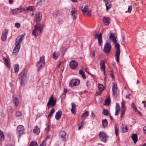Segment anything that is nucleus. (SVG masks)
I'll use <instances>...</instances> for the list:
<instances>
[{"instance_id":"obj_1","label":"nucleus","mask_w":146,"mask_h":146,"mask_svg":"<svg viewBox=\"0 0 146 146\" xmlns=\"http://www.w3.org/2000/svg\"><path fill=\"white\" fill-rule=\"evenodd\" d=\"M25 35V34H23L20 36H18L17 38L15 43V47L13 50V53H16L19 50L20 47L21 42L24 38Z\"/></svg>"},{"instance_id":"obj_2","label":"nucleus","mask_w":146,"mask_h":146,"mask_svg":"<svg viewBox=\"0 0 146 146\" xmlns=\"http://www.w3.org/2000/svg\"><path fill=\"white\" fill-rule=\"evenodd\" d=\"M42 32V29L40 25L36 23L35 26V29L32 32V34L35 36H37L40 34Z\"/></svg>"},{"instance_id":"obj_3","label":"nucleus","mask_w":146,"mask_h":146,"mask_svg":"<svg viewBox=\"0 0 146 146\" xmlns=\"http://www.w3.org/2000/svg\"><path fill=\"white\" fill-rule=\"evenodd\" d=\"M114 43L115 44V60L117 62H119L120 52V45L119 44L117 43V42Z\"/></svg>"},{"instance_id":"obj_4","label":"nucleus","mask_w":146,"mask_h":146,"mask_svg":"<svg viewBox=\"0 0 146 146\" xmlns=\"http://www.w3.org/2000/svg\"><path fill=\"white\" fill-rule=\"evenodd\" d=\"M20 76L19 79L20 80V83L21 85H22L24 84L27 81L26 74L25 72H21L19 74Z\"/></svg>"},{"instance_id":"obj_5","label":"nucleus","mask_w":146,"mask_h":146,"mask_svg":"<svg viewBox=\"0 0 146 146\" xmlns=\"http://www.w3.org/2000/svg\"><path fill=\"white\" fill-rule=\"evenodd\" d=\"M44 60L45 57L44 56L40 57L39 61L37 64L38 70L42 69L45 66V62Z\"/></svg>"},{"instance_id":"obj_6","label":"nucleus","mask_w":146,"mask_h":146,"mask_svg":"<svg viewBox=\"0 0 146 146\" xmlns=\"http://www.w3.org/2000/svg\"><path fill=\"white\" fill-rule=\"evenodd\" d=\"M99 136L101 141L104 143H106L107 141V138L109 137L107 133L104 131L100 132L99 134Z\"/></svg>"},{"instance_id":"obj_7","label":"nucleus","mask_w":146,"mask_h":146,"mask_svg":"<svg viewBox=\"0 0 146 146\" xmlns=\"http://www.w3.org/2000/svg\"><path fill=\"white\" fill-rule=\"evenodd\" d=\"M80 80L77 79L72 80L69 83V86L71 87L77 86L80 84Z\"/></svg>"},{"instance_id":"obj_8","label":"nucleus","mask_w":146,"mask_h":146,"mask_svg":"<svg viewBox=\"0 0 146 146\" xmlns=\"http://www.w3.org/2000/svg\"><path fill=\"white\" fill-rule=\"evenodd\" d=\"M25 128L22 125H18L17 129V132L19 136H20L24 133Z\"/></svg>"},{"instance_id":"obj_9","label":"nucleus","mask_w":146,"mask_h":146,"mask_svg":"<svg viewBox=\"0 0 146 146\" xmlns=\"http://www.w3.org/2000/svg\"><path fill=\"white\" fill-rule=\"evenodd\" d=\"M111 49V46L110 44L108 42H106L104 46V52L106 54H108L110 52Z\"/></svg>"},{"instance_id":"obj_10","label":"nucleus","mask_w":146,"mask_h":146,"mask_svg":"<svg viewBox=\"0 0 146 146\" xmlns=\"http://www.w3.org/2000/svg\"><path fill=\"white\" fill-rule=\"evenodd\" d=\"M78 62L74 60H72L69 63L70 68L72 70H76L78 65Z\"/></svg>"},{"instance_id":"obj_11","label":"nucleus","mask_w":146,"mask_h":146,"mask_svg":"<svg viewBox=\"0 0 146 146\" xmlns=\"http://www.w3.org/2000/svg\"><path fill=\"white\" fill-rule=\"evenodd\" d=\"M8 30L7 29H4L3 32L1 39L2 41H5L6 40L8 34Z\"/></svg>"},{"instance_id":"obj_12","label":"nucleus","mask_w":146,"mask_h":146,"mask_svg":"<svg viewBox=\"0 0 146 146\" xmlns=\"http://www.w3.org/2000/svg\"><path fill=\"white\" fill-rule=\"evenodd\" d=\"M112 90L113 92V96L116 97L117 95V84L115 83H113L112 88Z\"/></svg>"},{"instance_id":"obj_13","label":"nucleus","mask_w":146,"mask_h":146,"mask_svg":"<svg viewBox=\"0 0 146 146\" xmlns=\"http://www.w3.org/2000/svg\"><path fill=\"white\" fill-rule=\"evenodd\" d=\"M56 104V100H49L47 104L48 109L54 106Z\"/></svg>"},{"instance_id":"obj_14","label":"nucleus","mask_w":146,"mask_h":146,"mask_svg":"<svg viewBox=\"0 0 146 146\" xmlns=\"http://www.w3.org/2000/svg\"><path fill=\"white\" fill-rule=\"evenodd\" d=\"M105 61L104 60H102L100 63V66L101 71L104 72V74L105 73L106 66L105 65Z\"/></svg>"},{"instance_id":"obj_15","label":"nucleus","mask_w":146,"mask_h":146,"mask_svg":"<svg viewBox=\"0 0 146 146\" xmlns=\"http://www.w3.org/2000/svg\"><path fill=\"white\" fill-rule=\"evenodd\" d=\"M95 35V38H96V36H98V45L99 46H101L102 42V33H100L98 35L97 33H96Z\"/></svg>"},{"instance_id":"obj_16","label":"nucleus","mask_w":146,"mask_h":146,"mask_svg":"<svg viewBox=\"0 0 146 146\" xmlns=\"http://www.w3.org/2000/svg\"><path fill=\"white\" fill-rule=\"evenodd\" d=\"M66 132L64 131H60L59 133V137L62 139V140L63 141H66Z\"/></svg>"},{"instance_id":"obj_17","label":"nucleus","mask_w":146,"mask_h":146,"mask_svg":"<svg viewBox=\"0 0 146 146\" xmlns=\"http://www.w3.org/2000/svg\"><path fill=\"white\" fill-rule=\"evenodd\" d=\"M109 38L111 39L113 43L117 42L116 38L115 37V34L113 33H110L109 35Z\"/></svg>"},{"instance_id":"obj_18","label":"nucleus","mask_w":146,"mask_h":146,"mask_svg":"<svg viewBox=\"0 0 146 146\" xmlns=\"http://www.w3.org/2000/svg\"><path fill=\"white\" fill-rule=\"evenodd\" d=\"M103 20L104 24L105 25H108L109 24L110 19L109 17H104L103 18Z\"/></svg>"},{"instance_id":"obj_19","label":"nucleus","mask_w":146,"mask_h":146,"mask_svg":"<svg viewBox=\"0 0 146 146\" xmlns=\"http://www.w3.org/2000/svg\"><path fill=\"white\" fill-rule=\"evenodd\" d=\"M36 21L37 22H39L42 19V15L41 12H39L36 14Z\"/></svg>"},{"instance_id":"obj_20","label":"nucleus","mask_w":146,"mask_h":146,"mask_svg":"<svg viewBox=\"0 0 146 146\" xmlns=\"http://www.w3.org/2000/svg\"><path fill=\"white\" fill-rule=\"evenodd\" d=\"M62 112L61 111L59 110L56 114L55 118L57 120H59L61 117Z\"/></svg>"},{"instance_id":"obj_21","label":"nucleus","mask_w":146,"mask_h":146,"mask_svg":"<svg viewBox=\"0 0 146 146\" xmlns=\"http://www.w3.org/2000/svg\"><path fill=\"white\" fill-rule=\"evenodd\" d=\"M77 10L75 9H72V10L71 12V15L73 17V19H75L76 17L77 16L76 15V13L77 12Z\"/></svg>"},{"instance_id":"obj_22","label":"nucleus","mask_w":146,"mask_h":146,"mask_svg":"<svg viewBox=\"0 0 146 146\" xmlns=\"http://www.w3.org/2000/svg\"><path fill=\"white\" fill-rule=\"evenodd\" d=\"M132 139L133 141L135 143H136L138 140L137 135V134H133L132 135Z\"/></svg>"},{"instance_id":"obj_23","label":"nucleus","mask_w":146,"mask_h":146,"mask_svg":"<svg viewBox=\"0 0 146 146\" xmlns=\"http://www.w3.org/2000/svg\"><path fill=\"white\" fill-rule=\"evenodd\" d=\"M82 11L84 14L86 12L87 13V15H90V13L91 12V10L87 8V5L85 6L84 9H82Z\"/></svg>"},{"instance_id":"obj_24","label":"nucleus","mask_w":146,"mask_h":146,"mask_svg":"<svg viewBox=\"0 0 146 146\" xmlns=\"http://www.w3.org/2000/svg\"><path fill=\"white\" fill-rule=\"evenodd\" d=\"M34 7L33 6H28L25 9V12H28L30 11H33L34 10Z\"/></svg>"},{"instance_id":"obj_25","label":"nucleus","mask_w":146,"mask_h":146,"mask_svg":"<svg viewBox=\"0 0 146 146\" xmlns=\"http://www.w3.org/2000/svg\"><path fill=\"white\" fill-rule=\"evenodd\" d=\"M71 105L72 106V109L71 110V112L72 113L74 114H75V109L76 108V105L75 104L73 103H71Z\"/></svg>"},{"instance_id":"obj_26","label":"nucleus","mask_w":146,"mask_h":146,"mask_svg":"<svg viewBox=\"0 0 146 146\" xmlns=\"http://www.w3.org/2000/svg\"><path fill=\"white\" fill-rule=\"evenodd\" d=\"M33 131L34 133H36L37 135H38L39 133L40 132V129L37 126H36L35 127Z\"/></svg>"},{"instance_id":"obj_27","label":"nucleus","mask_w":146,"mask_h":146,"mask_svg":"<svg viewBox=\"0 0 146 146\" xmlns=\"http://www.w3.org/2000/svg\"><path fill=\"white\" fill-rule=\"evenodd\" d=\"M89 112L88 111H85L81 115L82 119H84V118H85V119L86 118L89 116Z\"/></svg>"},{"instance_id":"obj_28","label":"nucleus","mask_w":146,"mask_h":146,"mask_svg":"<svg viewBox=\"0 0 146 146\" xmlns=\"http://www.w3.org/2000/svg\"><path fill=\"white\" fill-rule=\"evenodd\" d=\"M59 54L58 52L57 51L54 52L53 54V58L55 60H56L58 57L59 55Z\"/></svg>"},{"instance_id":"obj_29","label":"nucleus","mask_w":146,"mask_h":146,"mask_svg":"<svg viewBox=\"0 0 146 146\" xmlns=\"http://www.w3.org/2000/svg\"><path fill=\"white\" fill-rule=\"evenodd\" d=\"M79 74L81 75L84 79H85L86 78V76L84 72L82 70H79Z\"/></svg>"},{"instance_id":"obj_30","label":"nucleus","mask_w":146,"mask_h":146,"mask_svg":"<svg viewBox=\"0 0 146 146\" xmlns=\"http://www.w3.org/2000/svg\"><path fill=\"white\" fill-rule=\"evenodd\" d=\"M108 124V122L106 119L103 120L102 121V125L103 127L104 128L107 127Z\"/></svg>"},{"instance_id":"obj_31","label":"nucleus","mask_w":146,"mask_h":146,"mask_svg":"<svg viewBox=\"0 0 146 146\" xmlns=\"http://www.w3.org/2000/svg\"><path fill=\"white\" fill-rule=\"evenodd\" d=\"M98 87L99 90H100V91L101 92L103 91L105 89L104 86L102 84H98Z\"/></svg>"},{"instance_id":"obj_32","label":"nucleus","mask_w":146,"mask_h":146,"mask_svg":"<svg viewBox=\"0 0 146 146\" xmlns=\"http://www.w3.org/2000/svg\"><path fill=\"white\" fill-rule=\"evenodd\" d=\"M19 103V101L18 98L17 97H15L14 100V103L16 106H18Z\"/></svg>"},{"instance_id":"obj_33","label":"nucleus","mask_w":146,"mask_h":146,"mask_svg":"<svg viewBox=\"0 0 146 146\" xmlns=\"http://www.w3.org/2000/svg\"><path fill=\"white\" fill-rule=\"evenodd\" d=\"M55 111V110L54 108L52 109L51 110L50 112L49 113L48 115V118L51 117L53 115V114L54 113Z\"/></svg>"},{"instance_id":"obj_34","label":"nucleus","mask_w":146,"mask_h":146,"mask_svg":"<svg viewBox=\"0 0 146 146\" xmlns=\"http://www.w3.org/2000/svg\"><path fill=\"white\" fill-rule=\"evenodd\" d=\"M4 139V136L3 131L0 130V140L3 141Z\"/></svg>"},{"instance_id":"obj_35","label":"nucleus","mask_w":146,"mask_h":146,"mask_svg":"<svg viewBox=\"0 0 146 146\" xmlns=\"http://www.w3.org/2000/svg\"><path fill=\"white\" fill-rule=\"evenodd\" d=\"M19 70V65L18 64H16L14 66L15 72L17 73Z\"/></svg>"},{"instance_id":"obj_36","label":"nucleus","mask_w":146,"mask_h":146,"mask_svg":"<svg viewBox=\"0 0 146 146\" xmlns=\"http://www.w3.org/2000/svg\"><path fill=\"white\" fill-rule=\"evenodd\" d=\"M3 59H4V61L5 62V64L8 67H10V64L8 62V60L7 58L3 57Z\"/></svg>"},{"instance_id":"obj_37","label":"nucleus","mask_w":146,"mask_h":146,"mask_svg":"<svg viewBox=\"0 0 146 146\" xmlns=\"http://www.w3.org/2000/svg\"><path fill=\"white\" fill-rule=\"evenodd\" d=\"M102 113L105 115L107 116L109 114V112L107 110L104 109L103 110Z\"/></svg>"},{"instance_id":"obj_38","label":"nucleus","mask_w":146,"mask_h":146,"mask_svg":"<svg viewBox=\"0 0 146 146\" xmlns=\"http://www.w3.org/2000/svg\"><path fill=\"white\" fill-rule=\"evenodd\" d=\"M29 146H38V145L36 142L32 141Z\"/></svg>"},{"instance_id":"obj_39","label":"nucleus","mask_w":146,"mask_h":146,"mask_svg":"<svg viewBox=\"0 0 146 146\" xmlns=\"http://www.w3.org/2000/svg\"><path fill=\"white\" fill-rule=\"evenodd\" d=\"M106 10L107 11L111 7V4L108 3H107L106 4Z\"/></svg>"},{"instance_id":"obj_40","label":"nucleus","mask_w":146,"mask_h":146,"mask_svg":"<svg viewBox=\"0 0 146 146\" xmlns=\"http://www.w3.org/2000/svg\"><path fill=\"white\" fill-rule=\"evenodd\" d=\"M12 12L13 14H17L19 13L17 8L12 9Z\"/></svg>"},{"instance_id":"obj_41","label":"nucleus","mask_w":146,"mask_h":146,"mask_svg":"<svg viewBox=\"0 0 146 146\" xmlns=\"http://www.w3.org/2000/svg\"><path fill=\"white\" fill-rule=\"evenodd\" d=\"M110 98H108L106 99L105 101V105H109L110 102Z\"/></svg>"},{"instance_id":"obj_42","label":"nucleus","mask_w":146,"mask_h":146,"mask_svg":"<svg viewBox=\"0 0 146 146\" xmlns=\"http://www.w3.org/2000/svg\"><path fill=\"white\" fill-rule=\"evenodd\" d=\"M125 109H121V116L120 117H122L125 114Z\"/></svg>"},{"instance_id":"obj_43","label":"nucleus","mask_w":146,"mask_h":146,"mask_svg":"<svg viewBox=\"0 0 146 146\" xmlns=\"http://www.w3.org/2000/svg\"><path fill=\"white\" fill-rule=\"evenodd\" d=\"M17 9L19 11V13L21 12L24 11H25V9L24 8L20 7L17 8Z\"/></svg>"},{"instance_id":"obj_44","label":"nucleus","mask_w":146,"mask_h":146,"mask_svg":"<svg viewBox=\"0 0 146 146\" xmlns=\"http://www.w3.org/2000/svg\"><path fill=\"white\" fill-rule=\"evenodd\" d=\"M21 115V111H18L16 112L15 115L17 117H19Z\"/></svg>"},{"instance_id":"obj_45","label":"nucleus","mask_w":146,"mask_h":146,"mask_svg":"<svg viewBox=\"0 0 146 146\" xmlns=\"http://www.w3.org/2000/svg\"><path fill=\"white\" fill-rule=\"evenodd\" d=\"M122 131L123 133H126L127 131V126L123 127L122 128Z\"/></svg>"},{"instance_id":"obj_46","label":"nucleus","mask_w":146,"mask_h":146,"mask_svg":"<svg viewBox=\"0 0 146 146\" xmlns=\"http://www.w3.org/2000/svg\"><path fill=\"white\" fill-rule=\"evenodd\" d=\"M85 118H84V119H82V121L79 124H80V125L83 126L85 124Z\"/></svg>"},{"instance_id":"obj_47","label":"nucleus","mask_w":146,"mask_h":146,"mask_svg":"<svg viewBox=\"0 0 146 146\" xmlns=\"http://www.w3.org/2000/svg\"><path fill=\"white\" fill-rule=\"evenodd\" d=\"M115 110H120V107L119 106V105L118 103H117L116 104L115 106Z\"/></svg>"},{"instance_id":"obj_48","label":"nucleus","mask_w":146,"mask_h":146,"mask_svg":"<svg viewBox=\"0 0 146 146\" xmlns=\"http://www.w3.org/2000/svg\"><path fill=\"white\" fill-rule=\"evenodd\" d=\"M131 107L133 108V110H135V111H137V108L135 106L134 103H133L132 104Z\"/></svg>"},{"instance_id":"obj_49","label":"nucleus","mask_w":146,"mask_h":146,"mask_svg":"<svg viewBox=\"0 0 146 146\" xmlns=\"http://www.w3.org/2000/svg\"><path fill=\"white\" fill-rule=\"evenodd\" d=\"M110 76H111V78L113 79H115L114 76L113 75V71L112 70H111V73L110 74Z\"/></svg>"},{"instance_id":"obj_50","label":"nucleus","mask_w":146,"mask_h":146,"mask_svg":"<svg viewBox=\"0 0 146 146\" xmlns=\"http://www.w3.org/2000/svg\"><path fill=\"white\" fill-rule=\"evenodd\" d=\"M115 131L116 136H117L118 134L119 129H118L116 127H115Z\"/></svg>"},{"instance_id":"obj_51","label":"nucleus","mask_w":146,"mask_h":146,"mask_svg":"<svg viewBox=\"0 0 146 146\" xmlns=\"http://www.w3.org/2000/svg\"><path fill=\"white\" fill-rule=\"evenodd\" d=\"M46 143L45 141H43L42 143L39 146H46Z\"/></svg>"},{"instance_id":"obj_52","label":"nucleus","mask_w":146,"mask_h":146,"mask_svg":"<svg viewBox=\"0 0 146 146\" xmlns=\"http://www.w3.org/2000/svg\"><path fill=\"white\" fill-rule=\"evenodd\" d=\"M121 109H125V104L123 101H122L121 103Z\"/></svg>"},{"instance_id":"obj_53","label":"nucleus","mask_w":146,"mask_h":146,"mask_svg":"<svg viewBox=\"0 0 146 146\" xmlns=\"http://www.w3.org/2000/svg\"><path fill=\"white\" fill-rule=\"evenodd\" d=\"M44 1H43L42 0H40L39 1L36 3V5H41V4Z\"/></svg>"},{"instance_id":"obj_54","label":"nucleus","mask_w":146,"mask_h":146,"mask_svg":"<svg viewBox=\"0 0 146 146\" xmlns=\"http://www.w3.org/2000/svg\"><path fill=\"white\" fill-rule=\"evenodd\" d=\"M132 9V6H129L128 7V12L130 13L131 12Z\"/></svg>"},{"instance_id":"obj_55","label":"nucleus","mask_w":146,"mask_h":146,"mask_svg":"<svg viewBox=\"0 0 146 146\" xmlns=\"http://www.w3.org/2000/svg\"><path fill=\"white\" fill-rule=\"evenodd\" d=\"M45 130L46 131H47L48 132H49L50 130V127L49 125L47 126V127L45 129Z\"/></svg>"},{"instance_id":"obj_56","label":"nucleus","mask_w":146,"mask_h":146,"mask_svg":"<svg viewBox=\"0 0 146 146\" xmlns=\"http://www.w3.org/2000/svg\"><path fill=\"white\" fill-rule=\"evenodd\" d=\"M15 26L17 28H19L20 27V24L19 23H15Z\"/></svg>"},{"instance_id":"obj_57","label":"nucleus","mask_w":146,"mask_h":146,"mask_svg":"<svg viewBox=\"0 0 146 146\" xmlns=\"http://www.w3.org/2000/svg\"><path fill=\"white\" fill-rule=\"evenodd\" d=\"M50 135H48V136H46L45 139L43 141H45V142H46V141L48 139H50Z\"/></svg>"},{"instance_id":"obj_58","label":"nucleus","mask_w":146,"mask_h":146,"mask_svg":"<svg viewBox=\"0 0 146 146\" xmlns=\"http://www.w3.org/2000/svg\"><path fill=\"white\" fill-rule=\"evenodd\" d=\"M119 110H115V115H117L118 114L119 112Z\"/></svg>"},{"instance_id":"obj_59","label":"nucleus","mask_w":146,"mask_h":146,"mask_svg":"<svg viewBox=\"0 0 146 146\" xmlns=\"http://www.w3.org/2000/svg\"><path fill=\"white\" fill-rule=\"evenodd\" d=\"M92 55L94 57H95V51L93 50V51H92Z\"/></svg>"},{"instance_id":"obj_60","label":"nucleus","mask_w":146,"mask_h":146,"mask_svg":"<svg viewBox=\"0 0 146 146\" xmlns=\"http://www.w3.org/2000/svg\"><path fill=\"white\" fill-rule=\"evenodd\" d=\"M54 100V97L53 95H52L50 98H49V100Z\"/></svg>"},{"instance_id":"obj_61","label":"nucleus","mask_w":146,"mask_h":146,"mask_svg":"<svg viewBox=\"0 0 146 146\" xmlns=\"http://www.w3.org/2000/svg\"><path fill=\"white\" fill-rule=\"evenodd\" d=\"M85 71L88 74L89 73V70L88 68H86L85 69Z\"/></svg>"},{"instance_id":"obj_62","label":"nucleus","mask_w":146,"mask_h":146,"mask_svg":"<svg viewBox=\"0 0 146 146\" xmlns=\"http://www.w3.org/2000/svg\"><path fill=\"white\" fill-rule=\"evenodd\" d=\"M143 129L144 132L146 134V127H144Z\"/></svg>"},{"instance_id":"obj_63","label":"nucleus","mask_w":146,"mask_h":146,"mask_svg":"<svg viewBox=\"0 0 146 146\" xmlns=\"http://www.w3.org/2000/svg\"><path fill=\"white\" fill-rule=\"evenodd\" d=\"M68 92V91L67 90L64 88V93L65 94H66Z\"/></svg>"},{"instance_id":"obj_64","label":"nucleus","mask_w":146,"mask_h":146,"mask_svg":"<svg viewBox=\"0 0 146 146\" xmlns=\"http://www.w3.org/2000/svg\"><path fill=\"white\" fill-rule=\"evenodd\" d=\"M91 115L93 118L95 116V115L93 112H92Z\"/></svg>"}]
</instances>
